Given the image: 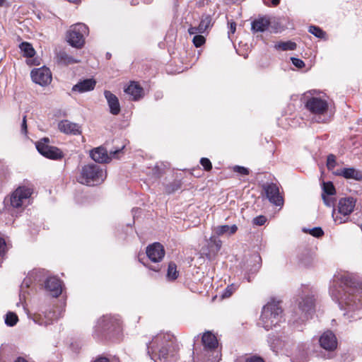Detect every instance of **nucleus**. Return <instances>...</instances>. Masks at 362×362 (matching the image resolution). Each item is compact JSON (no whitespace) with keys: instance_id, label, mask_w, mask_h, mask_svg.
I'll use <instances>...</instances> for the list:
<instances>
[{"instance_id":"obj_32","label":"nucleus","mask_w":362,"mask_h":362,"mask_svg":"<svg viewBox=\"0 0 362 362\" xmlns=\"http://www.w3.org/2000/svg\"><path fill=\"white\" fill-rule=\"evenodd\" d=\"M308 31L318 38H324L326 35L325 32H324L320 28L315 25L310 26Z\"/></svg>"},{"instance_id":"obj_53","label":"nucleus","mask_w":362,"mask_h":362,"mask_svg":"<svg viewBox=\"0 0 362 362\" xmlns=\"http://www.w3.org/2000/svg\"><path fill=\"white\" fill-rule=\"evenodd\" d=\"M272 4L274 6L278 5L279 4V2H280V0H272Z\"/></svg>"},{"instance_id":"obj_48","label":"nucleus","mask_w":362,"mask_h":362,"mask_svg":"<svg viewBox=\"0 0 362 362\" xmlns=\"http://www.w3.org/2000/svg\"><path fill=\"white\" fill-rule=\"evenodd\" d=\"M210 241L216 245L217 250H219L221 248V240L213 239L212 238H211Z\"/></svg>"},{"instance_id":"obj_4","label":"nucleus","mask_w":362,"mask_h":362,"mask_svg":"<svg viewBox=\"0 0 362 362\" xmlns=\"http://www.w3.org/2000/svg\"><path fill=\"white\" fill-rule=\"evenodd\" d=\"M106 178V172L97 164L83 165L76 177L77 181L87 186L101 184Z\"/></svg>"},{"instance_id":"obj_10","label":"nucleus","mask_w":362,"mask_h":362,"mask_svg":"<svg viewBox=\"0 0 362 362\" xmlns=\"http://www.w3.org/2000/svg\"><path fill=\"white\" fill-rule=\"evenodd\" d=\"M49 139L45 137L36 143V148L38 152L51 159H59L62 158L63 153L60 149L57 147L49 145Z\"/></svg>"},{"instance_id":"obj_45","label":"nucleus","mask_w":362,"mask_h":362,"mask_svg":"<svg viewBox=\"0 0 362 362\" xmlns=\"http://www.w3.org/2000/svg\"><path fill=\"white\" fill-rule=\"evenodd\" d=\"M27 122H26V116H23V121L21 123V133L26 135L27 134Z\"/></svg>"},{"instance_id":"obj_8","label":"nucleus","mask_w":362,"mask_h":362,"mask_svg":"<svg viewBox=\"0 0 362 362\" xmlns=\"http://www.w3.org/2000/svg\"><path fill=\"white\" fill-rule=\"evenodd\" d=\"M88 33V28L85 24L76 23L67 32V41L72 47L81 48L85 43V36Z\"/></svg>"},{"instance_id":"obj_43","label":"nucleus","mask_w":362,"mask_h":362,"mask_svg":"<svg viewBox=\"0 0 362 362\" xmlns=\"http://www.w3.org/2000/svg\"><path fill=\"white\" fill-rule=\"evenodd\" d=\"M322 197L326 206H331L334 204V199L332 197H329L327 194H322Z\"/></svg>"},{"instance_id":"obj_34","label":"nucleus","mask_w":362,"mask_h":362,"mask_svg":"<svg viewBox=\"0 0 362 362\" xmlns=\"http://www.w3.org/2000/svg\"><path fill=\"white\" fill-rule=\"evenodd\" d=\"M303 231L305 233H308L312 235L313 237L320 238L323 235L324 232L320 227H315L312 229H306L303 228Z\"/></svg>"},{"instance_id":"obj_50","label":"nucleus","mask_w":362,"mask_h":362,"mask_svg":"<svg viewBox=\"0 0 362 362\" xmlns=\"http://www.w3.org/2000/svg\"><path fill=\"white\" fill-rule=\"evenodd\" d=\"M93 362H109V360L105 357H99L97 359H95Z\"/></svg>"},{"instance_id":"obj_21","label":"nucleus","mask_w":362,"mask_h":362,"mask_svg":"<svg viewBox=\"0 0 362 362\" xmlns=\"http://www.w3.org/2000/svg\"><path fill=\"white\" fill-rule=\"evenodd\" d=\"M104 95L107 101L110 112L114 115H117L120 112V105L118 98L109 90H105Z\"/></svg>"},{"instance_id":"obj_12","label":"nucleus","mask_w":362,"mask_h":362,"mask_svg":"<svg viewBox=\"0 0 362 362\" xmlns=\"http://www.w3.org/2000/svg\"><path fill=\"white\" fill-rule=\"evenodd\" d=\"M124 146L116 151H111L110 155L107 151L103 147H98L90 151V157L93 160L99 163H108L112 159V156L116 155L118 152L121 151L124 148Z\"/></svg>"},{"instance_id":"obj_39","label":"nucleus","mask_w":362,"mask_h":362,"mask_svg":"<svg viewBox=\"0 0 362 362\" xmlns=\"http://www.w3.org/2000/svg\"><path fill=\"white\" fill-rule=\"evenodd\" d=\"M233 170L240 175H248L249 174V170L245 167L235 165L233 167Z\"/></svg>"},{"instance_id":"obj_19","label":"nucleus","mask_w":362,"mask_h":362,"mask_svg":"<svg viewBox=\"0 0 362 362\" xmlns=\"http://www.w3.org/2000/svg\"><path fill=\"white\" fill-rule=\"evenodd\" d=\"M59 129L66 134L77 135L81 133V127L69 120H62L58 124Z\"/></svg>"},{"instance_id":"obj_9","label":"nucleus","mask_w":362,"mask_h":362,"mask_svg":"<svg viewBox=\"0 0 362 362\" xmlns=\"http://www.w3.org/2000/svg\"><path fill=\"white\" fill-rule=\"evenodd\" d=\"M33 192L30 186H19L11 195L10 202L13 208H20L26 204Z\"/></svg>"},{"instance_id":"obj_52","label":"nucleus","mask_w":362,"mask_h":362,"mask_svg":"<svg viewBox=\"0 0 362 362\" xmlns=\"http://www.w3.org/2000/svg\"><path fill=\"white\" fill-rule=\"evenodd\" d=\"M15 362H28L25 359L23 358H18Z\"/></svg>"},{"instance_id":"obj_1","label":"nucleus","mask_w":362,"mask_h":362,"mask_svg":"<svg viewBox=\"0 0 362 362\" xmlns=\"http://www.w3.org/2000/svg\"><path fill=\"white\" fill-rule=\"evenodd\" d=\"M329 293L345 311L344 315L348 319L356 320L362 317V286L348 275L336 276Z\"/></svg>"},{"instance_id":"obj_16","label":"nucleus","mask_w":362,"mask_h":362,"mask_svg":"<svg viewBox=\"0 0 362 362\" xmlns=\"http://www.w3.org/2000/svg\"><path fill=\"white\" fill-rule=\"evenodd\" d=\"M315 306V298L311 294L302 295L298 300V308L304 313V317L308 318V315H310Z\"/></svg>"},{"instance_id":"obj_30","label":"nucleus","mask_w":362,"mask_h":362,"mask_svg":"<svg viewBox=\"0 0 362 362\" xmlns=\"http://www.w3.org/2000/svg\"><path fill=\"white\" fill-rule=\"evenodd\" d=\"M211 22V18L209 16H206L202 17L199 25H198V29L202 32L204 33L208 28L210 27Z\"/></svg>"},{"instance_id":"obj_2","label":"nucleus","mask_w":362,"mask_h":362,"mask_svg":"<svg viewBox=\"0 0 362 362\" xmlns=\"http://www.w3.org/2000/svg\"><path fill=\"white\" fill-rule=\"evenodd\" d=\"M203 349L200 353L193 352L194 362H218L220 351L218 349V340L211 332H205L202 338Z\"/></svg>"},{"instance_id":"obj_22","label":"nucleus","mask_w":362,"mask_h":362,"mask_svg":"<svg viewBox=\"0 0 362 362\" xmlns=\"http://www.w3.org/2000/svg\"><path fill=\"white\" fill-rule=\"evenodd\" d=\"M270 21L267 17H261L254 20L251 23L253 33H263L268 29Z\"/></svg>"},{"instance_id":"obj_15","label":"nucleus","mask_w":362,"mask_h":362,"mask_svg":"<svg viewBox=\"0 0 362 362\" xmlns=\"http://www.w3.org/2000/svg\"><path fill=\"white\" fill-rule=\"evenodd\" d=\"M320 346L329 351H334L337 347V339L335 334L329 330L325 332L320 337Z\"/></svg>"},{"instance_id":"obj_47","label":"nucleus","mask_w":362,"mask_h":362,"mask_svg":"<svg viewBox=\"0 0 362 362\" xmlns=\"http://www.w3.org/2000/svg\"><path fill=\"white\" fill-rule=\"evenodd\" d=\"M246 362H264L260 357L253 356L247 358Z\"/></svg>"},{"instance_id":"obj_54","label":"nucleus","mask_w":362,"mask_h":362,"mask_svg":"<svg viewBox=\"0 0 362 362\" xmlns=\"http://www.w3.org/2000/svg\"><path fill=\"white\" fill-rule=\"evenodd\" d=\"M4 3V0H0V6H2Z\"/></svg>"},{"instance_id":"obj_42","label":"nucleus","mask_w":362,"mask_h":362,"mask_svg":"<svg viewBox=\"0 0 362 362\" xmlns=\"http://www.w3.org/2000/svg\"><path fill=\"white\" fill-rule=\"evenodd\" d=\"M267 218L264 216H259L253 218V223L257 226H262L265 223Z\"/></svg>"},{"instance_id":"obj_11","label":"nucleus","mask_w":362,"mask_h":362,"mask_svg":"<svg viewBox=\"0 0 362 362\" xmlns=\"http://www.w3.org/2000/svg\"><path fill=\"white\" fill-rule=\"evenodd\" d=\"M30 75L33 81L42 86H47L52 81L51 71L45 66L34 69L32 70Z\"/></svg>"},{"instance_id":"obj_37","label":"nucleus","mask_w":362,"mask_h":362,"mask_svg":"<svg viewBox=\"0 0 362 362\" xmlns=\"http://www.w3.org/2000/svg\"><path fill=\"white\" fill-rule=\"evenodd\" d=\"M205 37L201 35H195L193 37L192 42L196 47H201L205 43Z\"/></svg>"},{"instance_id":"obj_40","label":"nucleus","mask_w":362,"mask_h":362,"mask_svg":"<svg viewBox=\"0 0 362 362\" xmlns=\"http://www.w3.org/2000/svg\"><path fill=\"white\" fill-rule=\"evenodd\" d=\"M37 273V271H33L32 272H30L29 274V276H28L27 278H25L23 283H22V286H25L26 288L29 287L30 286V284H31L32 281H31V277H33L34 276V274H35Z\"/></svg>"},{"instance_id":"obj_25","label":"nucleus","mask_w":362,"mask_h":362,"mask_svg":"<svg viewBox=\"0 0 362 362\" xmlns=\"http://www.w3.org/2000/svg\"><path fill=\"white\" fill-rule=\"evenodd\" d=\"M238 226L235 224L232 226L222 225L218 226L214 228V231L218 235H231L236 233Z\"/></svg>"},{"instance_id":"obj_44","label":"nucleus","mask_w":362,"mask_h":362,"mask_svg":"<svg viewBox=\"0 0 362 362\" xmlns=\"http://www.w3.org/2000/svg\"><path fill=\"white\" fill-rule=\"evenodd\" d=\"M6 251V244L4 239L0 238V256H4Z\"/></svg>"},{"instance_id":"obj_55","label":"nucleus","mask_w":362,"mask_h":362,"mask_svg":"<svg viewBox=\"0 0 362 362\" xmlns=\"http://www.w3.org/2000/svg\"><path fill=\"white\" fill-rule=\"evenodd\" d=\"M255 259H260V257H259V256H256V257H255Z\"/></svg>"},{"instance_id":"obj_13","label":"nucleus","mask_w":362,"mask_h":362,"mask_svg":"<svg viewBox=\"0 0 362 362\" xmlns=\"http://www.w3.org/2000/svg\"><path fill=\"white\" fill-rule=\"evenodd\" d=\"M263 189L271 203L278 206L284 204L283 197L280 195L279 187L276 184H266L263 186Z\"/></svg>"},{"instance_id":"obj_29","label":"nucleus","mask_w":362,"mask_h":362,"mask_svg":"<svg viewBox=\"0 0 362 362\" xmlns=\"http://www.w3.org/2000/svg\"><path fill=\"white\" fill-rule=\"evenodd\" d=\"M178 272L177 271V266L173 262H170L168 264L167 278L169 280H175L177 278Z\"/></svg>"},{"instance_id":"obj_49","label":"nucleus","mask_w":362,"mask_h":362,"mask_svg":"<svg viewBox=\"0 0 362 362\" xmlns=\"http://www.w3.org/2000/svg\"><path fill=\"white\" fill-rule=\"evenodd\" d=\"M235 30H236V23L235 22L230 23V28H229L228 34L229 35L230 33L233 34L235 32Z\"/></svg>"},{"instance_id":"obj_23","label":"nucleus","mask_w":362,"mask_h":362,"mask_svg":"<svg viewBox=\"0 0 362 362\" xmlns=\"http://www.w3.org/2000/svg\"><path fill=\"white\" fill-rule=\"evenodd\" d=\"M124 92L132 97L134 100H137L143 96V88L136 82H132Z\"/></svg>"},{"instance_id":"obj_31","label":"nucleus","mask_w":362,"mask_h":362,"mask_svg":"<svg viewBox=\"0 0 362 362\" xmlns=\"http://www.w3.org/2000/svg\"><path fill=\"white\" fill-rule=\"evenodd\" d=\"M18 320V316L13 313L9 312L6 315L5 323L7 326H14L17 323Z\"/></svg>"},{"instance_id":"obj_18","label":"nucleus","mask_w":362,"mask_h":362,"mask_svg":"<svg viewBox=\"0 0 362 362\" xmlns=\"http://www.w3.org/2000/svg\"><path fill=\"white\" fill-rule=\"evenodd\" d=\"M45 287L50 292L53 297H58L62 291V282L56 277H49L47 279Z\"/></svg>"},{"instance_id":"obj_14","label":"nucleus","mask_w":362,"mask_h":362,"mask_svg":"<svg viewBox=\"0 0 362 362\" xmlns=\"http://www.w3.org/2000/svg\"><path fill=\"white\" fill-rule=\"evenodd\" d=\"M146 255L153 262H160L165 255L163 245L159 243H154L146 247Z\"/></svg>"},{"instance_id":"obj_5","label":"nucleus","mask_w":362,"mask_h":362,"mask_svg":"<svg viewBox=\"0 0 362 362\" xmlns=\"http://www.w3.org/2000/svg\"><path fill=\"white\" fill-rule=\"evenodd\" d=\"M281 314L282 309L279 302L272 300L264 306L259 324H262L266 330H269L281 322Z\"/></svg>"},{"instance_id":"obj_3","label":"nucleus","mask_w":362,"mask_h":362,"mask_svg":"<svg viewBox=\"0 0 362 362\" xmlns=\"http://www.w3.org/2000/svg\"><path fill=\"white\" fill-rule=\"evenodd\" d=\"M169 336H157L147 346L148 354L155 362H165L174 360V354H170L168 342Z\"/></svg>"},{"instance_id":"obj_17","label":"nucleus","mask_w":362,"mask_h":362,"mask_svg":"<svg viewBox=\"0 0 362 362\" xmlns=\"http://www.w3.org/2000/svg\"><path fill=\"white\" fill-rule=\"evenodd\" d=\"M333 173L346 179H353L358 181L362 180V171L355 169L354 168H344L338 169L333 172Z\"/></svg>"},{"instance_id":"obj_20","label":"nucleus","mask_w":362,"mask_h":362,"mask_svg":"<svg viewBox=\"0 0 362 362\" xmlns=\"http://www.w3.org/2000/svg\"><path fill=\"white\" fill-rule=\"evenodd\" d=\"M96 81L93 78H87L78 81L72 87L73 92L83 93L87 91L93 90L95 86Z\"/></svg>"},{"instance_id":"obj_51","label":"nucleus","mask_w":362,"mask_h":362,"mask_svg":"<svg viewBox=\"0 0 362 362\" xmlns=\"http://www.w3.org/2000/svg\"><path fill=\"white\" fill-rule=\"evenodd\" d=\"M149 269L153 270V271H154V272H159L160 269V267L158 265L156 266V267H149Z\"/></svg>"},{"instance_id":"obj_33","label":"nucleus","mask_w":362,"mask_h":362,"mask_svg":"<svg viewBox=\"0 0 362 362\" xmlns=\"http://www.w3.org/2000/svg\"><path fill=\"white\" fill-rule=\"evenodd\" d=\"M322 190L324 194L334 195L336 193L335 188L331 182H323Z\"/></svg>"},{"instance_id":"obj_41","label":"nucleus","mask_w":362,"mask_h":362,"mask_svg":"<svg viewBox=\"0 0 362 362\" xmlns=\"http://www.w3.org/2000/svg\"><path fill=\"white\" fill-rule=\"evenodd\" d=\"M291 60L293 63V64L296 66L297 68H303L305 66V63L303 60L298 59V58H296V57H291Z\"/></svg>"},{"instance_id":"obj_27","label":"nucleus","mask_w":362,"mask_h":362,"mask_svg":"<svg viewBox=\"0 0 362 362\" xmlns=\"http://www.w3.org/2000/svg\"><path fill=\"white\" fill-rule=\"evenodd\" d=\"M19 47L24 57H33L35 54V51L30 43L23 42L19 45Z\"/></svg>"},{"instance_id":"obj_36","label":"nucleus","mask_w":362,"mask_h":362,"mask_svg":"<svg viewBox=\"0 0 362 362\" xmlns=\"http://www.w3.org/2000/svg\"><path fill=\"white\" fill-rule=\"evenodd\" d=\"M337 165L335 156L330 154L327 156V167L328 170H332Z\"/></svg>"},{"instance_id":"obj_26","label":"nucleus","mask_w":362,"mask_h":362,"mask_svg":"<svg viewBox=\"0 0 362 362\" xmlns=\"http://www.w3.org/2000/svg\"><path fill=\"white\" fill-rule=\"evenodd\" d=\"M57 60L59 63L68 65L79 62V60L74 59L64 51H59L57 54Z\"/></svg>"},{"instance_id":"obj_28","label":"nucleus","mask_w":362,"mask_h":362,"mask_svg":"<svg viewBox=\"0 0 362 362\" xmlns=\"http://www.w3.org/2000/svg\"><path fill=\"white\" fill-rule=\"evenodd\" d=\"M296 47L297 45L296 42L292 41L279 42L274 45L276 49H280L283 51L295 50Z\"/></svg>"},{"instance_id":"obj_7","label":"nucleus","mask_w":362,"mask_h":362,"mask_svg":"<svg viewBox=\"0 0 362 362\" xmlns=\"http://www.w3.org/2000/svg\"><path fill=\"white\" fill-rule=\"evenodd\" d=\"M356 206V199L353 197L342 198L338 204L337 211L334 209L332 217L336 224L346 223L349 219V216L354 211Z\"/></svg>"},{"instance_id":"obj_38","label":"nucleus","mask_w":362,"mask_h":362,"mask_svg":"<svg viewBox=\"0 0 362 362\" xmlns=\"http://www.w3.org/2000/svg\"><path fill=\"white\" fill-rule=\"evenodd\" d=\"M200 163L203 166L204 170L206 171H209L212 168V164H211V161L209 160V159H208L206 158H202L200 160Z\"/></svg>"},{"instance_id":"obj_24","label":"nucleus","mask_w":362,"mask_h":362,"mask_svg":"<svg viewBox=\"0 0 362 362\" xmlns=\"http://www.w3.org/2000/svg\"><path fill=\"white\" fill-rule=\"evenodd\" d=\"M271 346L274 349H276V351H286L288 352L289 347L291 346V342L288 339H282L280 338H276L273 339L271 342Z\"/></svg>"},{"instance_id":"obj_6","label":"nucleus","mask_w":362,"mask_h":362,"mask_svg":"<svg viewBox=\"0 0 362 362\" xmlns=\"http://www.w3.org/2000/svg\"><path fill=\"white\" fill-rule=\"evenodd\" d=\"M306 108L314 115L317 122H327L329 117L327 115L328 102L321 97H311L305 103Z\"/></svg>"},{"instance_id":"obj_56","label":"nucleus","mask_w":362,"mask_h":362,"mask_svg":"<svg viewBox=\"0 0 362 362\" xmlns=\"http://www.w3.org/2000/svg\"><path fill=\"white\" fill-rule=\"evenodd\" d=\"M361 230H362V223H361Z\"/></svg>"},{"instance_id":"obj_46","label":"nucleus","mask_w":362,"mask_h":362,"mask_svg":"<svg viewBox=\"0 0 362 362\" xmlns=\"http://www.w3.org/2000/svg\"><path fill=\"white\" fill-rule=\"evenodd\" d=\"M188 33L190 34V35H195L197 33H203L202 32H201L199 29H198V26L197 27H190L189 29H188Z\"/></svg>"},{"instance_id":"obj_35","label":"nucleus","mask_w":362,"mask_h":362,"mask_svg":"<svg viewBox=\"0 0 362 362\" xmlns=\"http://www.w3.org/2000/svg\"><path fill=\"white\" fill-rule=\"evenodd\" d=\"M238 288L236 284H232L226 287L222 293V298H229Z\"/></svg>"}]
</instances>
